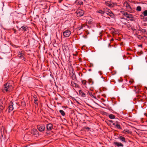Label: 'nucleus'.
Listing matches in <instances>:
<instances>
[{
    "label": "nucleus",
    "instance_id": "a211bd4d",
    "mask_svg": "<svg viewBox=\"0 0 147 147\" xmlns=\"http://www.w3.org/2000/svg\"><path fill=\"white\" fill-rule=\"evenodd\" d=\"M119 139L121 141L126 143V142L125 141V137L120 136L119 137Z\"/></svg>",
    "mask_w": 147,
    "mask_h": 147
},
{
    "label": "nucleus",
    "instance_id": "c9c22d12",
    "mask_svg": "<svg viewBox=\"0 0 147 147\" xmlns=\"http://www.w3.org/2000/svg\"><path fill=\"white\" fill-rule=\"evenodd\" d=\"M63 0H59L58 2L59 3H61L62 1H63Z\"/></svg>",
    "mask_w": 147,
    "mask_h": 147
},
{
    "label": "nucleus",
    "instance_id": "c756f323",
    "mask_svg": "<svg viewBox=\"0 0 147 147\" xmlns=\"http://www.w3.org/2000/svg\"><path fill=\"white\" fill-rule=\"evenodd\" d=\"M84 27V24L81 25L80 26H78V28L80 30L81 29H82L83 28V27Z\"/></svg>",
    "mask_w": 147,
    "mask_h": 147
},
{
    "label": "nucleus",
    "instance_id": "4c0bfd02",
    "mask_svg": "<svg viewBox=\"0 0 147 147\" xmlns=\"http://www.w3.org/2000/svg\"><path fill=\"white\" fill-rule=\"evenodd\" d=\"M138 47H142V45H138Z\"/></svg>",
    "mask_w": 147,
    "mask_h": 147
},
{
    "label": "nucleus",
    "instance_id": "2f4dec72",
    "mask_svg": "<svg viewBox=\"0 0 147 147\" xmlns=\"http://www.w3.org/2000/svg\"><path fill=\"white\" fill-rule=\"evenodd\" d=\"M89 95L91 97H93L94 98L96 99V97L93 96L91 93H89Z\"/></svg>",
    "mask_w": 147,
    "mask_h": 147
},
{
    "label": "nucleus",
    "instance_id": "412c9836",
    "mask_svg": "<svg viewBox=\"0 0 147 147\" xmlns=\"http://www.w3.org/2000/svg\"><path fill=\"white\" fill-rule=\"evenodd\" d=\"M108 12H109L107 14L112 18L113 17L114 15L112 12L110 10H109V11H108Z\"/></svg>",
    "mask_w": 147,
    "mask_h": 147
},
{
    "label": "nucleus",
    "instance_id": "f8f14e48",
    "mask_svg": "<svg viewBox=\"0 0 147 147\" xmlns=\"http://www.w3.org/2000/svg\"><path fill=\"white\" fill-rule=\"evenodd\" d=\"M113 125H114V127L115 128H117V129H122V128H121L120 124L117 121L115 122V123H114L113 124Z\"/></svg>",
    "mask_w": 147,
    "mask_h": 147
},
{
    "label": "nucleus",
    "instance_id": "6ab92c4d",
    "mask_svg": "<svg viewBox=\"0 0 147 147\" xmlns=\"http://www.w3.org/2000/svg\"><path fill=\"white\" fill-rule=\"evenodd\" d=\"M71 84L72 86L75 87H79V85L75 83L73 81H71Z\"/></svg>",
    "mask_w": 147,
    "mask_h": 147
},
{
    "label": "nucleus",
    "instance_id": "bb28decb",
    "mask_svg": "<svg viewBox=\"0 0 147 147\" xmlns=\"http://www.w3.org/2000/svg\"><path fill=\"white\" fill-rule=\"evenodd\" d=\"M34 103L35 104H36L37 103V97L36 96H34Z\"/></svg>",
    "mask_w": 147,
    "mask_h": 147
},
{
    "label": "nucleus",
    "instance_id": "aec40b11",
    "mask_svg": "<svg viewBox=\"0 0 147 147\" xmlns=\"http://www.w3.org/2000/svg\"><path fill=\"white\" fill-rule=\"evenodd\" d=\"M131 132L130 131L127 129H125L123 131V132L125 133V134H131Z\"/></svg>",
    "mask_w": 147,
    "mask_h": 147
},
{
    "label": "nucleus",
    "instance_id": "f3484780",
    "mask_svg": "<svg viewBox=\"0 0 147 147\" xmlns=\"http://www.w3.org/2000/svg\"><path fill=\"white\" fill-rule=\"evenodd\" d=\"M33 131L34 133H33V134L35 135V136L37 137L38 136V132L37 130L36 129H33Z\"/></svg>",
    "mask_w": 147,
    "mask_h": 147
},
{
    "label": "nucleus",
    "instance_id": "ea45409f",
    "mask_svg": "<svg viewBox=\"0 0 147 147\" xmlns=\"http://www.w3.org/2000/svg\"><path fill=\"white\" fill-rule=\"evenodd\" d=\"M20 57L21 58H22V57H23V56L22 55H21V56H20Z\"/></svg>",
    "mask_w": 147,
    "mask_h": 147
},
{
    "label": "nucleus",
    "instance_id": "20e7f679",
    "mask_svg": "<svg viewBox=\"0 0 147 147\" xmlns=\"http://www.w3.org/2000/svg\"><path fill=\"white\" fill-rule=\"evenodd\" d=\"M105 3L106 6L110 7H114L115 4V3H114L113 2L110 1H105Z\"/></svg>",
    "mask_w": 147,
    "mask_h": 147
},
{
    "label": "nucleus",
    "instance_id": "cd10ccee",
    "mask_svg": "<svg viewBox=\"0 0 147 147\" xmlns=\"http://www.w3.org/2000/svg\"><path fill=\"white\" fill-rule=\"evenodd\" d=\"M97 12L101 13L102 14H103L104 13V12L101 10H99L97 11Z\"/></svg>",
    "mask_w": 147,
    "mask_h": 147
},
{
    "label": "nucleus",
    "instance_id": "a19ab883",
    "mask_svg": "<svg viewBox=\"0 0 147 147\" xmlns=\"http://www.w3.org/2000/svg\"><path fill=\"white\" fill-rule=\"evenodd\" d=\"M114 40L113 39V38H112V39H111V40Z\"/></svg>",
    "mask_w": 147,
    "mask_h": 147
},
{
    "label": "nucleus",
    "instance_id": "f03ea898",
    "mask_svg": "<svg viewBox=\"0 0 147 147\" xmlns=\"http://www.w3.org/2000/svg\"><path fill=\"white\" fill-rule=\"evenodd\" d=\"M13 89V87L11 84L7 82L4 84V87L2 88V90L3 92H5L8 91H10L12 90Z\"/></svg>",
    "mask_w": 147,
    "mask_h": 147
},
{
    "label": "nucleus",
    "instance_id": "5701e85b",
    "mask_svg": "<svg viewBox=\"0 0 147 147\" xmlns=\"http://www.w3.org/2000/svg\"><path fill=\"white\" fill-rule=\"evenodd\" d=\"M109 117L110 119H114L115 118V116L113 115L112 114L109 115Z\"/></svg>",
    "mask_w": 147,
    "mask_h": 147
},
{
    "label": "nucleus",
    "instance_id": "473e14b6",
    "mask_svg": "<svg viewBox=\"0 0 147 147\" xmlns=\"http://www.w3.org/2000/svg\"><path fill=\"white\" fill-rule=\"evenodd\" d=\"M84 128H85L86 129H87V130H89V129H90V128H89L88 127H87V126L85 127H84Z\"/></svg>",
    "mask_w": 147,
    "mask_h": 147
},
{
    "label": "nucleus",
    "instance_id": "393cba45",
    "mask_svg": "<svg viewBox=\"0 0 147 147\" xmlns=\"http://www.w3.org/2000/svg\"><path fill=\"white\" fill-rule=\"evenodd\" d=\"M87 21L88 22V23L89 24H91L92 23L93 20L91 18L90 19H88L87 20Z\"/></svg>",
    "mask_w": 147,
    "mask_h": 147
},
{
    "label": "nucleus",
    "instance_id": "c85d7f7f",
    "mask_svg": "<svg viewBox=\"0 0 147 147\" xmlns=\"http://www.w3.org/2000/svg\"><path fill=\"white\" fill-rule=\"evenodd\" d=\"M136 10L138 11H140L141 10V7L140 6H138L137 7Z\"/></svg>",
    "mask_w": 147,
    "mask_h": 147
},
{
    "label": "nucleus",
    "instance_id": "de8ad7c7",
    "mask_svg": "<svg viewBox=\"0 0 147 147\" xmlns=\"http://www.w3.org/2000/svg\"><path fill=\"white\" fill-rule=\"evenodd\" d=\"M16 22V23H18V22Z\"/></svg>",
    "mask_w": 147,
    "mask_h": 147
},
{
    "label": "nucleus",
    "instance_id": "79ce46f5",
    "mask_svg": "<svg viewBox=\"0 0 147 147\" xmlns=\"http://www.w3.org/2000/svg\"><path fill=\"white\" fill-rule=\"evenodd\" d=\"M89 71H91V69H89Z\"/></svg>",
    "mask_w": 147,
    "mask_h": 147
},
{
    "label": "nucleus",
    "instance_id": "423d86ee",
    "mask_svg": "<svg viewBox=\"0 0 147 147\" xmlns=\"http://www.w3.org/2000/svg\"><path fill=\"white\" fill-rule=\"evenodd\" d=\"M111 33L113 34L114 36L115 35H118V36H119L120 34L119 33V32L117 30L115 29L114 28H112L111 29Z\"/></svg>",
    "mask_w": 147,
    "mask_h": 147
},
{
    "label": "nucleus",
    "instance_id": "b1692460",
    "mask_svg": "<svg viewBox=\"0 0 147 147\" xmlns=\"http://www.w3.org/2000/svg\"><path fill=\"white\" fill-rule=\"evenodd\" d=\"M59 112L62 115L64 116L65 115V113L63 110H59Z\"/></svg>",
    "mask_w": 147,
    "mask_h": 147
},
{
    "label": "nucleus",
    "instance_id": "4be33fe9",
    "mask_svg": "<svg viewBox=\"0 0 147 147\" xmlns=\"http://www.w3.org/2000/svg\"><path fill=\"white\" fill-rule=\"evenodd\" d=\"M72 77L73 80H74L75 81L76 80H77L76 77V75L74 73H73L72 72Z\"/></svg>",
    "mask_w": 147,
    "mask_h": 147
},
{
    "label": "nucleus",
    "instance_id": "0eeeda50",
    "mask_svg": "<svg viewBox=\"0 0 147 147\" xmlns=\"http://www.w3.org/2000/svg\"><path fill=\"white\" fill-rule=\"evenodd\" d=\"M124 7L126 8V9L128 11H130L131 9V7L129 4L126 2H125L123 4Z\"/></svg>",
    "mask_w": 147,
    "mask_h": 147
},
{
    "label": "nucleus",
    "instance_id": "ddd939ff",
    "mask_svg": "<svg viewBox=\"0 0 147 147\" xmlns=\"http://www.w3.org/2000/svg\"><path fill=\"white\" fill-rule=\"evenodd\" d=\"M13 102L11 101L9 103V112L12 111L13 109Z\"/></svg>",
    "mask_w": 147,
    "mask_h": 147
},
{
    "label": "nucleus",
    "instance_id": "c03bdc74",
    "mask_svg": "<svg viewBox=\"0 0 147 147\" xmlns=\"http://www.w3.org/2000/svg\"><path fill=\"white\" fill-rule=\"evenodd\" d=\"M140 16H141V17H142V16H142V15H140Z\"/></svg>",
    "mask_w": 147,
    "mask_h": 147
},
{
    "label": "nucleus",
    "instance_id": "9d476101",
    "mask_svg": "<svg viewBox=\"0 0 147 147\" xmlns=\"http://www.w3.org/2000/svg\"><path fill=\"white\" fill-rule=\"evenodd\" d=\"M77 16L80 17L83 16L84 14V11L82 10H80L77 11Z\"/></svg>",
    "mask_w": 147,
    "mask_h": 147
},
{
    "label": "nucleus",
    "instance_id": "7c9ffc66",
    "mask_svg": "<svg viewBox=\"0 0 147 147\" xmlns=\"http://www.w3.org/2000/svg\"><path fill=\"white\" fill-rule=\"evenodd\" d=\"M142 13L144 15V16H147V10H146L144 11Z\"/></svg>",
    "mask_w": 147,
    "mask_h": 147
},
{
    "label": "nucleus",
    "instance_id": "09e8293b",
    "mask_svg": "<svg viewBox=\"0 0 147 147\" xmlns=\"http://www.w3.org/2000/svg\"><path fill=\"white\" fill-rule=\"evenodd\" d=\"M146 39L147 40V37H146Z\"/></svg>",
    "mask_w": 147,
    "mask_h": 147
},
{
    "label": "nucleus",
    "instance_id": "2eb2a0df",
    "mask_svg": "<svg viewBox=\"0 0 147 147\" xmlns=\"http://www.w3.org/2000/svg\"><path fill=\"white\" fill-rule=\"evenodd\" d=\"M74 3L75 4L77 5H83V3L82 1H81L79 0H76L75 1V2Z\"/></svg>",
    "mask_w": 147,
    "mask_h": 147
},
{
    "label": "nucleus",
    "instance_id": "4468645a",
    "mask_svg": "<svg viewBox=\"0 0 147 147\" xmlns=\"http://www.w3.org/2000/svg\"><path fill=\"white\" fill-rule=\"evenodd\" d=\"M114 144L115 147H123V144L120 142H114Z\"/></svg>",
    "mask_w": 147,
    "mask_h": 147
},
{
    "label": "nucleus",
    "instance_id": "6e6552de",
    "mask_svg": "<svg viewBox=\"0 0 147 147\" xmlns=\"http://www.w3.org/2000/svg\"><path fill=\"white\" fill-rule=\"evenodd\" d=\"M19 30L28 32L29 30L28 27L26 25H24L22 26L20 28H19Z\"/></svg>",
    "mask_w": 147,
    "mask_h": 147
},
{
    "label": "nucleus",
    "instance_id": "9b49d317",
    "mask_svg": "<svg viewBox=\"0 0 147 147\" xmlns=\"http://www.w3.org/2000/svg\"><path fill=\"white\" fill-rule=\"evenodd\" d=\"M71 33V32L69 30H65L63 32V35L64 37H69Z\"/></svg>",
    "mask_w": 147,
    "mask_h": 147
},
{
    "label": "nucleus",
    "instance_id": "a878e982",
    "mask_svg": "<svg viewBox=\"0 0 147 147\" xmlns=\"http://www.w3.org/2000/svg\"><path fill=\"white\" fill-rule=\"evenodd\" d=\"M82 84L86 88H87L86 86V82L85 80H82Z\"/></svg>",
    "mask_w": 147,
    "mask_h": 147
},
{
    "label": "nucleus",
    "instance_id": "1a4fd4ad",
    "mask_svg": "<svg viewBox=\"0 0 147 147\" xmlns=\"http://www.w3.org/2000/svg\"><path fill=\"white\" fill-rule=\"evenodd\" d=\"M53 128V125L51 123H49L47 125L46 129L47 131H51Z\"/></svg>",
    "mask_w": 147,
    "mask_h": 147
},
{
    "label": "nucleus",
    "instance_id": "dca6fc26",
    "mask_svg": "<svg viewBox=\"0 0 147 147\" xmlns=\"http://www.w3.org/2000/svg\"><path fill=\"white\" fill-rule=\"evenodd\" d=\"M79 93L80 96L82 97H85L86 96V94L82 90H79Z\"/></svg>",
    "mask_w": 147,
    "mask_h": 147
},
{
    "label": "nucleus",
    "instance_id": "37998d69",
    "mask_svg": "<svg viewBox=\"0 0 147 147\" xmlns=\"http://www.w3.org/2000/svg\"><path fill=\"white\" fill-rule=\"evenodd\" d=\"M17 28H19L18 26H17Z\"/></svg>",
    "mask_w": 147,
    "mask_h": 147
},
{
    "label": "nucleus",
    "instance_id": "58836bf2",
    "mask_svg": "<svg viewBox=\"0 0 147 147\" xmlns=\"http://www.w3.org/2000/svg\"><path fill=\"white\" fill-rule=\"evenodd\" d=\"M140 40H141L143 37H138Z\"/></svg>",
    "mask_w": 147,
    "mask_h": 147
},
{
    "label": "nucleus",
    "instance_id": "f704fd0d",
    "mask_svg": "<svg viewBox=\"0 0 147 147\" xmlns=\"http://www.w3.org/2000/svg\"><path fill=\"white\" fill-rule=\"evenodd\" d=\"M28 136V135L27 134H26L24 136V139H26L27 136Z\"/></svg>",
    "mask_w": 147,
    "mask_h": 147
},
{
    "label": "nucleus",
    "instance_id": "7ed1b4c3",
    "mask_svg": "<svg viewBox=\"0 0 147 147\" xmlns=\"http://www.w3.org/2000/svg\"><path fill=\"white\" fill-rule=\"evenodd\" d=\"M6 100L4 98H2L0 100V111H2L4 109L6 104Z\"/></svg>",
    "mask_w": 147,
    "mask_h": 147
},
{
    "label": "nucleus",
    "instance_id": "39448f33",
    "mask_svg": "<svg viewBox=\"0 0 147 147\" xmlns=\"http://www.w3.org/2000/svg\"><path fill=\"white\" fill-rule=\"evenodd\" d=\"M37 128L40 132L44 131L45 129V126L44 125H41L37 126Z\"/></svg>",
    "mask_w": 147,
    "mask_h": 147
},
{
    "label": "nucleus",
    "instance_id": "a18cd8bd",
    "mask_svg": "<svg viewBox=\"0 0 147 147\" xmlns=\"http://www.w3.org/2000/svg\"><path fill=\"white\" fill-rule=\"evenodd\" d=\"M37 16H38V17H39V16L38 15H37Z\"/></svg>",
    "mask_w": 147,
    "mask_h": 147
},
{
    "label": "nucleus",
    "instance_id": "72a5a7b5",
    "mask_svg": "<svg viewBox=\"0 0 147 147\" xmlns=\"http://www.w3.org/2000/svg\"><path fill=\"white\" fill-rule=\"evenodd\" d=\"M109 121L112 123L113 124V123H115V122H114V121H113L112 120H110Z\"/></svg>",
    "mask_w": 147,
    "mask_h": 147
},
{
    "label": "nucleus",
    "instance_id": "f257e3e1",
    "mask_svg": "<svg viewBox=\"0 0 147 147\" xmlns=\"http://www.w3.org/2000/svg\"><path fill=\"white\" fill-rule=\"evenodd\" d=\"M121 12L122 13L123 16L127 18V20H130V21L134 20V15L129 14L126 12L121 11Z\"/></svg>",
    "mask_w": 147,
    "mask_h": 147
},
{
    "label": "nucleus",
    "instance_id": "e433bc0d",
    "mask_svg": "<svg viewBox=\"0 0 147 147\" xmlns=\"http://www.w3.org/2000/svg\"><path fill=\"white\" fill-rule=\"evenodd\" d=\"M133 82V81L132 80H130V81H129V82L131 84Z\"/></svg>",
    "mask_w": 147,
    "mask_h": 147
},
{
    "label": "nucleus",
    "instance_id": "49530a36",
    "mask_svg": "<svg viewBox=\"0 0 147 147\" xmlns=\"http://www.w3.org/2000/svg\"><path fill=\"white\" fill-rule=\"evenodd\" d=\"M119 38H120V37H119Z\"/></svg>",
    "mask_w": 147,
    "mask_h": 147
}]
</instances>
